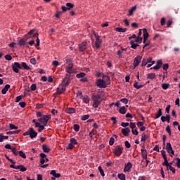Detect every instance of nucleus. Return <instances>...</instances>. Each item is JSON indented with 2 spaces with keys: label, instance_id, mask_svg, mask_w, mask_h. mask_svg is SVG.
I'll list each match as a JSON object with an SVG mask.
<instances>
[{
  "label": "nucleus",
  "instance_id": "nucleus-23",
  "mask_svg": "<svg viewBox=\"0 0 180 180\" xmlns=\"http://www.w3.org/2000/svg\"><path fill=\"white\" fill-rule=\"evenodd\" d=\"M162 116V109L160 108L157 114H155V117H153V119H160Z\"/></svg>",
  "mask_w": 180,
  "mask_h": 180
},
{
  "label": "nucleus",
  "instance_id": "nucleus-46",
  "mask_svg": "<svg viewBox=\"0 0 180 180\" xmlns=\"http://www.w3.org/2000/svg\"><path fill=\"white\" fill-rule=\"evenodd\" d=\"M168 169H169V171H172V174H175L176 171V169H175L174 167L171 166V165L167 168V171Z\"/></svg>",
  "mask_w": 180,
  "mask_h": 180
},
{
  "label": "nucleus",
  "instance_id": "nucleus-47",
  "mask_svg": "<svg viewBox=\"0 0 180 180\" xmlns=\"http://www.w3.org/2000/svg\"><path fill=\"white\" fill-rule=\"evenodd\" d=\"M135 42L141 44V43L143 42V37H137L135 39Z\"/></svg>",
  "mask_w": 180,
  "mask_h": 180
},
{
  "label": "nucleus",
  "instance_id": "nucleus-10",
  "mask_svg": "<svg viewBox=\"0 0 180 180\" xmlns=\"http://www.w3.org/2000/svg\"><path fill=\"white\" fill-rule=\"evenodd\" d=\"M166 150L169 154H172V155L175 154V152H174V150L172 149V146L171 145V143H167Z\"/></svg>",
  "mask_w": 180,
  "mask_h": 180
},
{
  "label": "nucleus",
  "instance_id": "nucleus-5",
  "mask_svg": "<svg viewBox=\"0 0 180 180\" xmlns=\"http://www.w3.org/2000/svg\"><path fill=\"white\" fill-rule=\"evenodd\" d=\"M96 85L98 86V88H107L108 86L106 82L102 79H97L96 82Z\"/></svg>",
  "mask_w": 180,
  "mask_h": 180
},
{
  "label": "nucleus",
  "instance_id": "nucleus-30",
  "mask_svg": "<svg viewBox=\"0 0 180 180\" xmlns=\"http://www.w3.org/2000/svg\"><path fill=\"white\" fill-rule=\"evenodd\" d=\"M34 32H36V29H32L28 32V34H30L32 37H37V36H39V34L34 33Z\"/></svg>",
  "mask_w": 180,
  "mask_h": 180
},
{
  "label": "nucleus",
  "instance_id": "nucleus-51",
  "mask_svg": "<svg viewBox=\"0 0 180 180\" xmlns=\"http://www.w3.org/2000/svg\"><path fill=\"white\" fill-rule=\"evenodd\" d=\"M18 154H19L20 157H21L22 158H24V159L26 158V154H25V153H23V151L20 150L18 152Z\"/></svg>",
  "mask_w": 180,
  "mask_h": 180
},
{
  "label": "nucleus",
  "instance_id": "nucleus-18",
  "mask_svg": "<svg viewBox=\"0 0 180 180\" xmlns=\"http://www.w3.org/2000/svg\"><path fill=\"white\" fill-rule=\"evenodd\" d=\"M103 81H104L106 85H110V77L108 75H103Z\"/></svg>",
  "mask_w": 180,
  "mask_h": 180
},
{
  "label": "nucleus",
  "instance_id": "nucleus-40",
  "mask_svg": "<svg viewBox=\"0 0 180 180\" xmlns=\"http://www.w3.org/2000/svg\"><path fill=\"white\" fill-rule=\"evenodd\" d=\"M70 143L73 146L78 144V141H77V139H75V138H71L70 139Z\"/></svg>",
  "mask_w": 180,
  "mask_h": 180
},
{
  "label": "nucleus",
  "instance_id": "nucleus-35",
  "mask_svg": "<svg viewBox=\"0 0 180 180\" xmlns=\"http://www.w3.org/2000/svg\"><path fill=\"white\" fill-rule=\"evenodd\" d=\"M148 79H155V73H149L147 75Z\"/></svg>",
  "mask_w": 180,
  "mask_h": 180
},
{
  "label": "nucleus",
  "instance_id": "nucleus-31",
  "mask_svg": "<svg viewBox=\"0 0 180 180\" xmlns=\"http://www.w3.org/2000/svg\"><path fill=\"white\" fill-rule=\"evenodd\" d=\"M136 8L137 7L136 6H132L131 9L129 10L128 16H131V15H133V13L134 12V11H136Z\"/></svg>",
  "mask_w": 180,
  "mask_h": 180
},
{
  "label": "nucleus",
  "instance_id": "nucleus-41",
  "mask_svg": "<svg viewBox=\"0 0 180 180\" xmlns=\"http://www.w3.org/2000/svg\"><path fill=\"white\" fill-rule=\"evenodd\" d=\"M82 101L84 103H89V96H84V97H82Z\"/></svg>",
  "mask_w": 180,
  "mask_h": 180
},
{
  "label": "nucleus",
  "instance_id": "nucleus-63",
  "mask_svg": "<svg viewBox=\"0 0 180 180\" xmlns=\"http://www.w3.org/2000/svg\"><path fill=\"white\" fill-rule=\"evenodd\" d=\"M169 65H168V63H166V64H163L162 65V68L165 71H167V70H168Z\"/></svg>",
  "mask_w": 180,
  "mask_h": 180
},
{
  "label": "nucleus",
  "instance_id": "nucleus-22",
  "mask_svg": "<svg viewBox=\"0 0 180 180\" xmlns=\"http://www.w3.org/2000/svg\"><path fill=\"white\" fill-rule=\"evenodd\" d=\"M50 174L51 175H53L54 178H60V176H61V174L60 173H57L56 170H51Z\"/></svg>",
  "mask_w": 180,
  "mask_h": 180
},
{
  "label": "nucleus",
  "instance_id": "nucleus-59",
  "mask_svg": "<svg viewBox=\"0 0 180 180\" xmlns=\"http://www.w3.org/2000/svg\"><path fill=\"white\" fill-rule=\"evenodd\" d=\"M117 54L119 56V58H123V56H122V54H123V52L122 51H117Z\"/></svg>",
  "mask_w": 180,
  "mask_h": 180
},
{
  "label": "nucleus",
  "instance_id": "nucleus-19",
  "mask_svg": "<svg viewBox=\"0 0 180 180\" xmlns=\"http://www.w3.org/2000/svg\"><path fill=\"white\" fill-rule=\"evenodd\" d=\"M65 72L68 73V75H71V74L75 72V70L72 69V66H69L65 69Z\"/></svg>",
  "mask_w": 180,
  "mask_h": 180
},
{
  "label": "nucleus",
  "instance_id": "nucleus-56",
  "mask_svg": "<svg viewBox=\"0 0 180 180\" xmlns=\"http://www.w3.org/2000/svg\"><path fill=\"white\" fill-rule=\"evenodd\" d=\"M22 99H23V96H18L15 98V102H20V101H22Z\"/></svg>",
  "mask_w": 180,
  "mask_h": 180
},
{
  "label": "nucleus",
  "instance_id": "nucleus-57",
  "mask_svg": "<svg viewBox=\"0 0 180 180\" xmlns=\"http://www.w3.org/2000/svg\"><path fill=\"white\" fill-rule=\"evenodd\" d=\"M4 58L6 60H7V61H11L12 60V56L10 54L6 55Z\"/></svg>",
  "mask_w": 180,
  "mask_h": 180
},
{
  "label": "nucleus",
  "instance_id": "nucleus-42",
  "mask_svg": "<svg viewBox=\"0 0 180 180\" xmlns=\"http://www.w3.org/2000/svg\"><path fill=\"white\" fill-rule=\"evenodd\" d=\"M8 139H9V136H4V134H1V138H0V143H4V140H8Z\"/></svg>",
  "mask_w": 180,
  "mask_h": 180
},
{
  "label": "nucleus",
  "instance_id": "nucleus-58",
  "mask_svg": "<svg viewBox=\"0 0 180 180\" xmlns=\"http://www.w3.org/2000/svg\"><path fill=\"white\" fill-rule=\"evenodd\" d=\"M72 148H74V145L70 142L68 147L66 148V150H72Z\"/></svg>",
  "mask_w": 180,
  "mask_h": 180
},
{
  "label": "nucleus",
  "instance_id": "nucleus-27",
  "mask_svg": "<svg viewBox=\"0 0 180 180\" xmlns=\"http://www.w3.org/2000/svg\"><path fill=\"white\" fill-rule=\"evenodd\" d=\"M143 86H144V85L143 84L139 85V82L136 80L134 81V88H136V89H141Z\"/></svg>",
  "mask_w": 180,
  "mask_h": 180
},
{
  "label": "nucleus",
  "instance_id": "nucleus-33",
  "mask_svg": "<svg viewBox=\"0 0 180 180\" xmlns=\"http://www.w3.org/2000/svg\"><path fill=\"white\" fill-rule=\"evenodd\" d=\"M142 158L147 160V150H141Z\"/></svg>",
  "mask_w": 180,
  "mask_h": 180
},
{
  "label": "nucleus",
  "instance_id": "nucleus-29",
  "mask_svg": "<svg viewBox=\"0 0 180 180\" xmlns=\"http://www.w3.org/2000/svg\"><path fill=\"white\" fill-rule=\"evenodd\" d=\"M115 32H118L120 33H125V32H127V28L117 27L115 28Z\"/></svg>",
  "mask_w": 180,
  "mask_h": 180
},
{
  "label": "nucleus",
  "instance_id": "nucleus-11",
  "mask_svg": "<svg viewBox=\"0 0 180 180\" xmlns=\"http://www.w3.org/2000/svg\"><path fill=\"white\" fill-rule=\"evenodd\" d=\"M30 139H36L37 137V132L34 131L33 127L30 128Z\"/></svg>",
  "mask_w": 180,
  "mask_h": 180
},
{
  "label": "nucleus",
  "instance_id": "nucleus-32",
  "mask_svg": "<svg viewBox=\"0 0 180 180\" xmlns=\"http://www.w3.org/2000/svg\"><path fill=\"white\" fill-rule=\"evenodd\" d=\"M36 127H39L38 131L39 133H41V131H43V130H44V125H41L40 123H37Z\"/></svg>",
  "mask_w": 180,
  "mask_h": 180
},
{
  "label": "nucleus",
  "instance_id": "nucleus-26",
  "mask_svg": "<svg viewBox=\"0 0 180 180\" xmlns=\"http://www.w3.org/2000/svg\"><path fill=\"white\" fill-rule=\"evenodd\" d=\"M129 44H131V49H134V50H136V49L140 46L138 44H134V41L133 40H131Z\"/></svg>",
  "mask_w": 180,
  "mask_h": 180
},
{
  "label": "nucleus",
  "instance_id": "nucleus-7",
  "mask_svg": "<svg viewBox=\"0 0 180 180\" xmlns=\"http://www.w3.org/2000/svg\"><path fill=\"white\" fill-rule=\"evenodd\" d=\"M70 78H71V75L66 74V76L62 81V86H68L70 84Z\"/></svg>",
  "mask_w": 180,
  "mask_h": 180
},
{
  "label": "nucleus",
  "instance_id": "nucleus-45",
  "mask_svg": "<svg viewBox=\"0 0 180 180\" xmlns=\"http://www.w3.org/2000/svg\"><path fill=\"white\" fill-rule=\"evenodd\" d=\"M85 75H86V74L85 72H80V73L76 75V77L79 79V78H84L85 77Z\"/></svg>",
  "mask_w": 180,
  "mask_h": 180
},
{
  "label": "nucleus",
  "instance_id": "nucleus-37",
  "mask_svg": "<svg viewBox=\"0 0 180 180\" xmlns=\"http://www.w3.org/2000/svg\"><path fill=\"white\" fill-rule=\"evenodd\" d=\"M117 178L120 180H126V175L123 173L118 174H117Z\"/></svg>",
  "mask_w": 180,
  "mask_h": 180
},
{
  "label": "nucleus",
  "instance_id": "nucleus-20",
  "mask_svg": "<svg viewBox=\"0 0 180 180\" xmlns=\"http://www.w3.org/2000/svg\"><path fill=\"white\" fill-rule=\"evenodd\" d=\"M9 88H11V85L6 84L4 88L1 90V94L3 95H6V94L9 91Z\"/></svg>",
  "mask_w": 180,
  "mask_h": 180
},
{
  "label": "nucleus",
  "instance_id": "nucleus-17",
  "mask_svg": "<svg viewBox=\"0 0 180 180\" xmlns=\"http://www.w3.org/2000/svg\"><path fill=\"white\" fill-rule=\"evenodd\" d=\"M122 133L125 137H127L129 136V133H130V128H123L122 129Z\"/></svg>",
  "mask_w": 180,
  "mask_h": 180
},
{
  "label": "nucleus",
  "instance_id": "nucleus-44",
  "mask_svg": "<svg viewBox=\"0 0 180 180\" xmlns=\"http://www.w3.org/2000/svg\"><path fill=\"white\" fill-rule=\"evenodd\" d=\"M32 37H33L32 35H30V34L27 33L25 35H24L23 38L25 39V41H27V40H29V39H32Z\"/></svg>",
  "mask_w": 180,
  "mask_h": 180
},
{
  "label": "nucleus",
  "instance_id": "nucleus-48",
  "mask_svg": "<svg viewBox=\"0 0 180 180\" xmlns=\"http://www.w3.org/2000/svg\"><path fill=\"white\" fill-rule=\"evenodd\" d=\"M147 139H148V135H146L145 134H143L141 135V141H146V140H147Z\"/></svg>",
  "mask_w": 180,
  "mask_h": 180
},
{
  "label": "nucleus",
  "instance_id": "nucleus-38",
  "mask_svg": "<svg viewBox=\"0 0 180 180\" xmlns=\"http://www.w3.org/2000/svg\"><path fill=\"white\" fill-rule=\"evenodd\" d=\"M75 112V110L74 108H68L66 110V113H69L70 115L74 113Z\"/></svg>",
  "mask_w": 180,
  "mask_h": 180
},
{
  "label": "nucleus",
  "instance_id": "nucleus-61",
  "mask_svg": "<svg viewBox=\"0 0 180 180\" xmlns=\"http://www.w3.org/2000/svg\"><path fill=\"white\" fill-rule=\"evenodd\" d=\"M30 63H31V64H32L33 65H36V58H32L30 60Z\"/></svg>",
  "mask_w": 180,
  "mask_h": 180
},
{
  "label": "nucleus",
  "instance_id": "nucleus-15",
  "mask_svg": "<svg viewBox=\"0 0 180 180\" xmlns=\"http://www.w3.org/2000/svg\"><path fill=\"white\" fill-rule=\"evenodd\" d=\"M86 49H88V45H86V43H82L79 45V50L82 53H84Z\"/></svg>",
  "mask_w": 180,
  "mask_h": 180
},
{
  "label": "nucleus",
  "instance_id": "nucleus-1",
  "mask_svg": "<svg viewBox=\"0 0 180 180\" xmlns=\"http://www.w3.org/2000/svg\"><path fill=\"white\" fill-rule=\"evenodd\" d=\"M13 71L16 74H18L19 70H31L30 66L26 64V62H22L21 64L18 62H15L12 66Z\"/></svg>",
  "mask_w": 180,
  "mask_h": 180
},
{
  "label": "nucleus",
  "instance_id": "nucleus-43",
  "mask_svg": "<svg viewBox=\"0 0 180 180\" xmlns=\"http://www.w3.org/2000/svg\"><path fill=\"white\" fill-rule=\"evenodd\" d=\"M162 89L167 90L169 88V84L168 83H163L162 84Z\"/></svg>",
  "mask_w": 180,
  "mask_h": 180
},
{
  "label": "nucleus",
  "instance_id": "nucleus-13",
  "mask_svg": "<svg viewBox=\"0 0 180 180\" xmlns=\"http://www.w3.org/2000/svg\"><path fill=\"white\" fill-rule=\"evenodd\" d=\"M156 65L150 68V70H160V68H161V67H162V60H158L156 62Z\"/></svg>",
  "mask_w": 180,
  "mask_h": 180
},
{
  "label": "nucleus",
  "instance_id": "nucleus-49",
  "mask_svg": "<svg viewBox=\"0 0 180 180\" xmlns=\"http://www.w3.org/2000/svg\"><path fill=\"white\" fill-rule=\"evenodd\" d=\"M98 171H99L101 176H105V172H103V169H102L101 166L98 167Z\"/></svg>",
  "mask_w": 180,
  "mask_h": 180
},
{
  "label": "nucleus",
  "instance_id": "nucleus-52",
  "mask_svg": "<svg viewBox=\"0 0 180 180\" xmlns=\"http://www.w3.org/2000/svg\"><path fill=\"white\" fill-rule=\"evenodd\" d=\"M73 129L75 131H79V124H74Z\"/></svg>",
  "mask_w": 180,
  "mask_h": 180
},
{
  "label": "nucleus",
  "instance_id": "nucleus-53",
  "mask_svg": "<svg viewBox=\"0 0 180 180\" xmlns=\"http://www.w3.org/2000/svg\"><path fill=\"white\" fill-rule=\"evenodd\" d=\"M115 144V138L111 137L109 140V146H113Z\"/></svg>",
  "mask_w": 180,
  "mask_h": 180
},
{
  "label": "nucleus",
  "instance_id": "nucleus-2",
  "mask_svg": "<svg viewBox=\"0 0 180 180\" xmlns=\"http://www.w3.org/2000/svg\"><path fill=\"white\" fill-rule=\"evenodd\" d=\"M91 99L93 101V108H98L99 105L102 103V97L99 94H93Z\"/></svg>",
  "mask_w": 180,
  "mask_h": 180
},
{
  "label": "nucleus",
  "instance_id": "nucleus-16",
  "mask_svg": "<svg viewBox=\"0 0 180 180\" xmlns=\"http://www.w3.org/2000/svg\"><path fill=\"white\" fill-rule=\"evenodd\" d=\"M171 120V117L169 115L167 114L166 116H162L161 117V121L164 123L165 122H167V123H169Z\"/></svg>",
  "mask_w": 180,
  "mask_h": 180
},
{
  "label": "nucleus",
  "instance_id": "nucleus-55",
  "mask_svg": "<svg viewBox=\"0 0 180 180\" xmlns=\"http://www.w3.org/2000/svg\"><path fill=\"white\" fill-rule=\"evenodd\" d=\"M147 64H148V63L147 62V59L143 58V59L142 60L141 66H142V67H146V65Z\"/></svg>",
  "mask_w": 180,
  "mask_h": 180
},
{
  "label": "nucleus",
  "instance_id": "nucleus-21",
  "mask_svg": "<svg viewBox=\"0 0 180 180\" xmlns=\"http://www.w3.org/2000/svg\"><path fill=\"white\" fill-rule=\"evenodd\" d=\"M42 150L44 151V153H50V147H49V146H47L46 144H43L42 145Z\"/></svg>",
  "mask_w": 180,
  "mask_h": 180
},
{
  "label": "nucleus",
  "instance_id": "nucleus-50",
  "mask_svg": "<svg viewBox=\"0 0 180 180\" xmlns=\"http://www.w3.org/2000/svg\"><path fill=\"white\" fill-rule=\"evenodd\" d=\"M9 127L11 130H18V126H15L13 124H10Z\"/></svg>",
  "mask_w": 180,
  "mask_h": 180
},
{
  "label": "nucleus",
  "instance_id": "nucleus-8",
  "mask_svg": "<svg viewBox=\"0 0 180 180\" xmlns=\"http://www.w3.org/2000/svg\"><path fill=\"white\" fill-rule=\"evenodd\" d=\"M74 8V4L71 3H67L66 4V7L65 6H62L61 9L63 12H67V11H70V9H72Z\"/></svg>",
  "mask_w": 180,
  "mask_h": 180
},
{
  "label": "nucleus",
  "instance_id": "nucleus-60",
  "mask_svg": "<svg viewBox=\"0 0 180 180\" xmlns=\"http://www.w3.org/2000/svg\"><path fill=\"white\" fill-rule=\"evenodd\" d=\"M88 119H89V115H84L82 117V120H83L84 122H85V120H88Z\"/></svg>",
  "mask_w": 180,
  "mask_h": 180
},
{
  "label": "nucleus",
  "instance_id": "nucleus-54",
  "mask_svg": "<svg viewBox=\"0 0 180 180\" xmlns=\"http://www.w3.org/2000/svg\"><path fill=\"white\" fill-rule=\"evenodd\" d=\"M11 151H12L13 154H14V155H15V156L18 155V154H19V153L18 152V150H16L15 148H13L11 149Z\"/></svg>",
  "mask_w": 180,
  "mask_h": 180
},
{
  "label": "nucleus",
  "instance_id": "nucleus-25",
  "mask_svg": "<svg viewBox=\"0 0 180 180\" xmlns=\"http://www.w3.org/2000/svg\"><path fill=\"white\" fill-rule=\"evenodd\" d=\"M63 92H65V86H62L61 89H60V87H58L57 89L58 95H61V94H63Z\"/></svg>",
  "mask_w": 180,
  "mask_h": 180
},
{
  "label": "nucleus",
  "instance_id": "nucleus-28",
  "mask_svg": "<svg viewBox=\"0 0 180 180\" xmlns=\"http://www.w3.org/2000/svg\"><path fill=\"white\" fill-rule=\"evenodd\" d=\"M119 112L120 113H121V115H126V112H127V109H126V107L122 106L120 108Z\"/></svg>",
  "mask_w": 180,
  "mask_h": 180
},
{
  "label": "nucleus",
  "instance_id": "nucleus-39",
  "mask_svg": "<svg viewBox=\"0 0 180 180\" xmlns=\"http://www.w3.org/2000/svg\"><path fill=\"white\" fill-rule=\"evenodd\" d=\"M20 133V129L17 131H11L6 132V134L12 135V134H19Z\"/></svg>",
  "mask_w": 180,
  "mask_h": 180
},
{
  "label": "nucleus",
  "instance_id": "nucleus-12",
  "mask_svg": "<svg viewBox=\"0 0 180 180\" xmlns=\"http://www.w3.org/2000/svg\"><path fill=\"white\" fill-rule=\"evenodd\" d=\"M141 56H138L134 58V67L136 68V67H139V64L141 63Z\"/></svg>",
  "mask_w": 180,
  "mask_h": 180
},
{
  "label": "nucleus",
  "instance_id": "nucleus-24",
  "mask_svg": "<svg viewBox=\"0 0 180 180\" xmlns=\"http://www.w3.org/2000/svg\"><path fill=\"white\" fill-rule=\"evenodd\" d=\"M39 157H41L40 162L41 165H43V164H44V159L46 158V157H47V155H46L45 153H40Z\"/></svg>",
  "mask_w": 180,
  "mask_h": 180
},
{
  "label": "nucleus",
  "instance_id": "nucleus-6",
  "mask_svg": "<svg viewBox=\"0 0 180 180\" xmlns=\"http://www.w3.org/2000/svg\"><path fill=\"white\" fill-rule=\"evenodd\" d=\"M95 37H96V41L94 44V47H96V49H100L101 45L102 44V39H101V37L96 34H95Z\"/></svg>",
  "mask_w": 180,
  "mask_h": 180
},
{
  "label": "nucleus",
  "instance_id": "nucleus-9",
  "mask_svg": "<svg viewBox=\"0 0 180 180\" xmlns=\"http://www.w3.org/2000/svg\"><path fill=\"white\" fill-rule=\"evenodd\" d=\"M26 39H25L24 37H18L17 39V44L20 46V47H22L23 46H26Z\"/></svg>",
  "mask_w": 180,
  "mask_h": 180
},
{
  "label": "nucleus",
  "instance_id": "nucleus-4",
  "mask_svg": "<svg viewBox=\"0 0 180 180\" xmlns=\"http://www.w3.org/2000/svg\"><path fill=\"white\" fill-rule=\"evenodd\" d=\"M112 153L117 157H120L123 153V148L122 146H117L115 148L112 149Z\"/></svg>",
  "mask_w": 180,
  "mask_h": 180
},
{
  "label": "nucleus",
  "instance_id": "nucleus-36",
  "mask_svg": "<svg viewBox=\"0 0 180 180\" xmlns=\"http://www.w3.org/2000/svg\"><path fill=\"white\" fill-rule=\"evenodd\" d=\"M163 160H165L164 162H162L163 166L167 167V168L171 165H169V162H168V159L167 158H163Z\"/></svg>",
  "mask_w": 180,
  "mask_h": 180
},
{
  "label": "nucleus",
  "instance_id": "nucleus-62",
  "mask_svg": "<svg viewBox=\"0 0 180 180\" xmlns=\"http://www.w3.org/2000/svg\"><path fill=\"white\" fill-rule=\"evenodd\" d=\"M36 89H37V86L36 84H32L31 85V91H36Z\"/></svg>",
  "mask_w": 180,
  "mask_h": 180
},
{
  "label": "nucleus",
  "instance_id": "nucleus-64",
  "mask_svg": "<svg viewBox=\"0 0 180 180\" xmlns=\"http://www.w3.org/2000/svg\"><path fill=\"white\" fill-rule=\"evenodd\" d=\"M166 131L171 136V127H169V125H167L166 127Z\"/></svg>",
  "mask_w": 180,
  "mask_h": 180
},
{
  "label": "nucleus",
  "instance_id": "nucleus-3",
  "mask_svg": "<svg viewBox=\"0 0 180 180\" xmlns=\"http://www.w3.org/2000/svg\"><path fill=\"white\" fill-rule=\"evenodd\" d=\"M51 119V115H43L41 118L39 119V122L44 124V126H47V123H49V120Z\"/></svg>",
  "mask_w": 180,
  "mask_h": 180
},
{
  "label": "nucleus",
  "instance_id": "nucleus-34",
  "mask_svg": "<svg viewBox=\"0 0 180 180\" xmlns=\"http://www.w3.org/2000/svg\"><path fill=\"white\" fill-rule=\"evenodd\" d=\"M143 39H145V40L148 39L149 34H148V32H147V29L143 28Z\"/></svg>",
  "mask_w": 180,
  "mask_h": 180
},
{
  "label": "nucleus",
  "instance_id": "nucleus-14",
  "mask_svg": "<svg viewBox=\"0 0 180 180\" xmlns=\"http://www.w3.org/2000/svg\"><path fill=\"white\" fill-rule=\"evenodd\" d=\"M131 168H133V165L129 162L127 165H125L124 168V172H130V171H131Z\"/></svg>",
  "mask_w": 180,
  "mask_h": 180
}]
</instances>
